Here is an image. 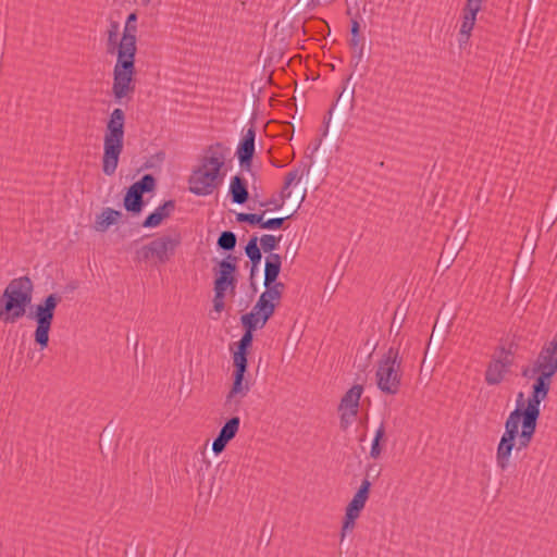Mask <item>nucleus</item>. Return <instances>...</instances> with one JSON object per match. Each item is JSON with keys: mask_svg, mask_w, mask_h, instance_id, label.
I'll list each match as a JSON object with an SVG mask.
<instances>
[{"mask_svg": "<svg viewBox=\"0 0 557 557\" xmlns=\"http://www.w3.org/2000/svg\"><path fill=\"white\" fill-rule=\"evenodd\" d=\"M483 0H467L462 9V14L476 16L481 10Z\"/></svg>", "mask_w": 557, "mask_h": 557, "instance_id": "36", "label": "nucleus"}, {"mask_svg": "<svg viewBox=\"0 0 557 557\" xmlns=\"http://www.w3.org/2000/svg\"><path fill=\"white\" fill-rule=\"evenodd\" d=\"M363 393V386L360 384L354 385L342 397L338 410H352L358 412L359 401Z\"/></svg>", "mask_w": 557, "mask_h": 557, "instance_id": "22", "label": "nucleus"}, {"mask_svg": "<svg viewBox=\"0 0 557 557\" xmlns=\"http://www.w3.org/2000/svg\"><path fill=\"white\" fill-rule=\"evenodd\" d=\"M401 362L399 345H392L377 362L375 379L377 388L386 395H396L401 385Z\"/></svg>", "mask_w": 557, "mask_h": 557, "instance_id": "5", "label": "nucleus"}, {"mask_svg": "<svg viewBox=\"0 0 557 557\" xmlns=\"http://www.w3.org/2000/svg\"><path fill=\"white\" fill-rule=\"evenodd\" d=\"M125 112L115 108L107 121L103 136L102 171L111 176L115 173L124 147Z\"/></svg>", "mask_w": 557, "mask_h": 557, "instance_id": "4", "label": "nucleus"}, {"mask_svg": "<svg viewBox=\"0 0 557 557\" xmlns=\"http://www.w3.org/2000/svg\"><path fill=\"white\" fill-rule=\"evenodd\" d=\"M240 321L245 331L255 332L258 327V323H261V318L260 314L252 309L250 312L243 314Z\"/></svg>", "mask_w": 557, "mask_h": 557, "instance_id": "29", "label": "nucleus"}, {"mask_svg": "<svg viewBox=\"0 0 557 557\" xmlns=\"http://www.w3.org/2000/svg\"><path fill=\"white\" fill-rule=\"evenodd\" d=\"M33 283L28 276L13 278L0 296V320L14 323L26 314L32 301Z\"/></svg>", "mask_w": 557, "mask_h": 557, "instance_id": "3", "label": "nucleus"}, {"mask_svg": "<svg viewBox=\"0 0 557 557\" xmlns=\"http://www.w3.org/2000/svg\"><path fill=\"white\" fill-rule=\"evenodd\" d=\"M371 469H372V466L369 467L368 471H370ZM370 488H371V482L369 480V472H367V476L362 480L358 491L355 493L352 498L362 503L363 505H366V503L369 498Z\"/></svg>", "mask_w": 557, "mask_h": 557, "instance_id": "30", "label": "nucleus"}, {"mask_svg": "<svg viewBox=\"0 0 557 557\" xmlns=\"http://www.w3.org/2000/svg\"><path fill=\"white\" fill-rule=\"evenodd\" d=\"M541 350L544 352L550 354L552 356H557V345L554 342L546 343Z\"/></svg>", "mask_w": 557, "mask_h": 557, "instance_id": "46", "label": "nucleus"}, {"mask_svg": "<svg viewBox=\"0 0 557 557\" xmlns=\"http://www.w3.org/2000/svg\"><path fill=\"white\" fill-rule=\"evenodd\" d=\"M182 244V236L178 232L171 235H162L151 240L149 244L144 245L137 255L141 260L156 259L159 263H166L174 255Z\"/></svg>", "mask_w": 557, "mask_h": 557, "instance_id": "7", "label": "nucleus"}, {"mask_svg": "<svg viewBox=\"0 0 557 557\" xmlns=\"http://www.w3.org/2000/svg\"><path fill=\"white\" fill-rule=\"evenodd\" d=\"M156 178L152 174H145L139 181L132 184L123 199L124 209L133 216L139 215L145 207L144 194L153 191Z\"/></svg>", "mask_w": 557, "mask_h": 557, "instance_id": "8", "label": "nucleus"}, {"mask_svg": "<svg viewBox=\"0 0 557 557\" xmlns=\"http://www.w3.org/2000/svg\"><path fill=\"white\" fill-rule=\"evenodd\" d=\"M228 148L222 143L210 145L200 160V165L193 170L189 178V191L197 196H207L213 193L222 181L220 175L224 166Z\"/></svg>", "mask_w": 557, "mask_h": 557, "instance_id": "2", "label": "nucleus"}, {"mask_svg": "<svg viewBox=\"0 0 557 557\" xmlns=\"http://www.w3.org/2000/svg\"><path fill=\"white\" fill-rule=\"evenodd\" d=\"M557 373V356L540 350L532 366L523 367L521 375L525 379H535L543 383L552 384L553 376Z\"/></svg>", "mask_w": 557, "mask_h": 557, "instance_id": "9", "label": "nucleus"}, {"mask_svg": "<svg viewBox=\"0 0 557 557\" xmlns=\"http://www.w3.org/2000/svg\"><path fill=\"white\" fill-rule=\"evenodd\" d=\"M237 244V237L232 231H223L216 242L218 248L223 251H233Z\"/></svg>", "mask_w": 557, "mask_h": 557, "instance_id": "26", "label": "nucleus"}, {"mask_svg": "<svg viewBox=\"0 0 557 557\" xmlns=\"http://www.w3.org/2000/svg\"><path fill=\"white\" fill-rule=\"evenodd\" d=\"M240 425L239 417L230 418L220 429L218 436L212 442V451L214 455L223 453L227 444L236 436Z\"/></svg>", "mask_w": 557, "mask_h": 557, "instance_id": "15", "label": "nucleus"}, {"mask_svg": "<svg viewBox=\"0 0 557 557\" xmlns=\"http://www.w3.org/2000/svg\"><path fill=\"white\" fill-rule=\"evenodd\" d=\"M275 308L276 304L262 293L252 308L258 314H260L261 324L259 327H263L265 325L269 319L273 315Z\"/></svg>", "mask_w": 557, "mask_h": 557, "instance_id": "24", "label": "nucleus"}, {"mask_svg": "<svg viewBox=\"0 0 557 557\" xmlns=\"http://www.w3.org/2000/svg\"><path fill=\"white\" fill-rule=\"evenodd\" d=\"M385 436V428L382 423L379 429L375 432L374 438L372 441L371 449H370V456L374 459H376L381 453H382V446L381 441Z\"/></svg>", "mask_w": 557, "mask_h": 557, "instance_id": "32", "label": "nucleus"}, {"mask_svg": "<svg viewBox=\"0 0 557 557\" xmlns=\"http://www.w3.org/2000/svg\"><path fill=\"white\" fill-rule=\"evenodd\" d=\"M256 115L250 119V126L247 128L245 135L240 139L236 156L239 161V165L248 172H251L252 159L255 156V140H256Z\"/></svg>", "mask_w": 557, "mask_h": 557, "instance_id": "14", "label": "nucleus"}, {"mask_svg": "<svg viewBox=\"0 0 557 557\" xmlns=\"http://www.w3.org/2000/svg\"><path fill=\"white\" fill-rule=\"evenodd\" d=\"M475 20L476 16L462 14V23L459 29L462 33V35L468 33L471 34L475 25Z\"/></svg>", "mask_w": 557, "mask_h": 557, "instance_id": "39", "label": "nucleus"}, {"mask_svg": "<svg viewBox=\"0 0 557 557\" xmlns=\"http://www.w3.org/2000/svg\"><path fill=\"white\" fill-rule=\"evenodd\" d=\"M341 413V428L346 430L354 421L357 416V411L352 410H339Z\"/></svg>", "mask_w": 557, "mask_h": 557, "instance_id": "40", "label": "nucleus"}, {"mask_svg": "<svg viewBox=\"0 0 557 557\" xmlns=\"http://www.w3.org/2000/svg\"><path fill=\"white\" fill-rule=\"evenodd\" d=\"M311 164L306 162H300L297 168L289 171L285 176V184L290 186L294 183L300 182L305 173H309Z\"/></svg>", "mask_w": 557, "mask_h": 557, "instance_id": "27", "label": "nucleus"}, {"mask_svg": "<svg viewBox=\"0 0 557 557\" xmlns=\"http://www.w3.org/2000/svg\"><path fill=\"white\" fill-rule=\"evenodd\" d=\"M289 187L290 186H287L285 183L282 187V190L280 193V199H282V201L284 202L286 199H288L292 195L290 190H289Z\"/></svg>", "mask_w": 557, "mask_h": 557, "instance_id": "49", "label": "nucleus"}, {"mask_svg": "<svg viewBox=\"0 0 557 557\" xmlns=\"http://www.w3.org/2000/svg\"><path fill=\"white\" fill-rule=\"evenodd\" d=\"M119 23L117 22H111L110 27L108 29V42L110 45H119L117 44V33H119Z\"/></svg>", "mask_w": 557, "mask_h": 557, "instance_id": "42", "label": "nucleus"}, {"mask_svg": "<svg viewBox=\"0 0 557 557\" xmlns=\"http://www.w3.org/2000/svg\"><path fill=\"white\" fill-rule=\"evenodd\" d=\"M233 364V384L228 394L226 395V404L231 403V400L236 396L244 398L249 392L248 382H245V374L247 372L248 363L239 362Z\"/></svg>", "mask_w": 557, "mask_h": 557, "instance_id": "16", "label": "nucleus"}, {"mask_svg": "<svg viewBox=\"0 0 557 557\" xmlns=\"http://www.w3.org/2000/svg\"><path fill=\"white\" fill-rule=\"evenodd\" d=\"M306 195H307V190H306V189H304V191H302V194H301V196H300L299 200H298V201H297V203H296V209H295L294 213H295V212L300 208L301 203L304 202V200H305V198H306Z\"/></svg>", "mask_w": 557, "mask_h": 557, "instance_id": "52", "label": "nucleus"}, {"mask_svg": "<svg viewBox=\"0 0 557 557\" xmlns=\"http://www.w3.org/2000/svg\"><path fill=\"white\" fill-rule=\"evenodd\" d=\"M470 36H471V34L468 33V34L462 35V33L459 30L458 42H459V47L461 49L469 44Z\"/></svg>", "mask_w": 557, "mask_h": 557, "instance_id": "48", "label": "nucleus"}, {"mask_svg": "<svg viewBox=\"0 0 557 557\" xmlns=\"http://www.w3.org/2000/svg\"><path fill=\"white\" fill-rule=\"evenodd\" d=\"M237 257L228 253L223 260L219 262L218 270H215L213 289H220L224 292L230 289L232 294L235 293L237 284Z\"/></svg>", "mask_w": 557, "mask_h": 557, "instance_id": "13", "label": "nucleus"}, {"mask_svg": "<svg viewBox=\"0 0 557 557\" xmlns=\"http://www.w3.org/2000/svg\"><path fill=\"white\" fill-rule=\"evenodd\" d=\"M349 103L350 109L355 106V89L347 90L346 87L343 88L341 94L338 95L336 101L332 104L334 106V109L337 106H344L345 103Z\"/></svg>", "mask_w": 557, "mask_h": 557, "instance_id": "33", "label": "nucleus"}, {"mask_svg": "<svg viewBox=\"0 0 557 557\" xmlns=\"http://www.w3.org/2000/svg\"><path fill=\"white\" fill-rule=\"evenodd\" d=\"M294 215V213L287 215V216H284V218H272V219H268V220H263L262 219V226L261 228H264V230H280L283 227L284 225V222L288 219H290L292 216Z\"/></svg>", "mask_w": 557, "mask_h": 557, "instance_id": "35", "label": "nucleus"}, {"mask_svg": "<svg viewBox=\"0 0 557 557\" xmlns=\"http://www.w3.org/2000/svg\"><path fill=\"white\" fill-rule=\"evenodd\" d=\"M263 285L265 287V290L263 292V294L271 300L276 301V304H278V301L282 297V294L285 289V285L282 282H277V281H275L274 283H271V284L265 283V281H263Z\"/></svg>", "mask_w": 557, "mask_h": 557, "instance_id": "28", "label": "nucleus"}, {"mask_svg": "<svg viewBox=\"0 0 557 557\" xmlns=\"http://www.w3.org/2000/svg\"><path fill=\"white\" fill-rule=\"evenodd\" d=\"M550 384L535 380L532 385L531 394L527 400V407L523 411L512 410L509 417L520 422V419L527 418L537 421L541 416V403L547 397Z\"/></svg>", "mask_w": 557, "mask_h": 557, "instance_id": "12", "label": "nucleus"}, {"mask_svg": "<svg viewBox=\"0 0 557 557\" xmlns=\"http://www.w3.org/2000/svg\"><path fill=\"white\" fill-rule=\"evenodd\" d=\"M250 213L240 212L236 214V221L239 223H247Z\"/></svg>", "mask_w": 557, "mask_h": 557, "instance_id": "51", "label": "nucleus"}, {"mask_svg": "<svg viewBox=\"0 0 557 557\" xmlns=\"http://www.w3.org/2000/svg\"><path fill=\"white\" fill-rule=\"evenodd\" d=\"M520 424H521V432L520 433L518 432V436H517V438H518L517 450L518 451L529 447V445L535 434L537 421L523 418V419H520Z\"/></svg>", "mask_w": 557, "mask_h": 557, "instance_id": "21", "label": "nucleus"}, {"mask_svg": "<svg viewBox=\"0 0 557 557\" xmlns=\"http://www.w3.org/2000/svg\"><path fill=\"white\" fill-rule=\"evenodd\" d=\"M527 407V404H525V400H524V394L522 392H519L518 395H517V400H516V408L513 410H521L523 411V409Z\"/></svg>", "mask_w": 557, "mask_h": 557, "instance_id": "47", "label": "nucleus"}, {"mask_svg": "<svg viewBox=\"0 0 557 557\" xmlns=\"http://www.w3.org/2000/svg\"><path fill=\"white\" fill-rule=\"evenodd\" d=\"M519 425L520 422L508 416L505 422V432L496 449V465L502 471L507 470L510 465V457L516 446Z\"/></svg>", "mask_w": 557, "mask_h": 557, "instance_id": "10", "label": "nucleus"}, {"mask_svg": "<svg viewBox=\"0 0 557 557\" xmlns=\"http://www.w3.org/2000/svg\"><path fill=\"white\" fill-rule=\"evenodd\" d=\"M122 216V212L112 208H103L102 211L96 216L95 230L97 232H106L108 228L115 224Z\"/></svg>", "mask_w": 557, "mask_h": 557, "instance_id": "20", "label": "nucleus"}, {"mask_svg": "<svg viewBox=\"0 0 557 557\" xmlns=\"http://www.w3.org/2000/svg\"><path fill=\"white\" fill-rule=\"evenodd\" d=\"M284 202L280 198L272 197L267 201L260 202V207H272L274 210H280Z\"/></svg>", "mask_w": 557, "mask_h": 557, "instance_id": "45", "label": "nucleus"}, {"mask_svg": "<svg viewBox=\"0 0 557 557\" xmlns=\"http://www.w3.org/2000/svg\"><path fill=\"white\" fill-rule=\"evenodd\" d=\"M282 238V235L278 237L271 235V234H264L260 237V245L264 252L274 253L273 251L277 248L278 243Z\"/></svg>", "mask_w": 557, "mask_h": 557, "instance_id": "31", "label": "nucleus"}, {"mask_svg": "<svg viewBox=\"0 0 557 557\" xmlns=\"http://www.w3.org/2000/svg\"><path fill=\"white\" fill-rule=\"evenodd\" d=\"M176 203L174 200H166L154 209L153 212L148 214L143 221L141 226L146 228H153L159 226L163 220L168 219L175 210Z\"/></svg>", "mask_w": 557, "mask_h": 557, "instance_id": "17", "label": "nucleus"}, {"mask_svg": "<svg viewBox=\"0 0 557 557\" xmlns=\"http://www.w3.org/2000/svg\"><path fill=\"white\" fill-rule=\"evenodd\" d=\"M245 253L249 258L250 263L253 264L255 268H258L262 259V253L258 246V237L256 235L251 236L245 246Z\"/></svg>", "mask_w": 557, "mask_h": 557, "instance_id": "25", "label": "nucleus"}, {"mask_svg": "<svg viewBox=\"0 0 557 557\" xmlns=\"http://www.w3.org/2000/svg\"><path fill=\"white\" fill-rule=\"evenodd\" d=\"M272 164H273L274 166H276V168H281V166H282L281 164H278V162H275V161H272Z\"/></svg>", "mask_w": 557, "mask_h": 557, "instance_id": "55", "label": "nucleus"}, {"mask_svg": "<svg viewBox=\"0 0 557 557\" xmlns=\"http://www.w3.org/2000/svg\"><path fill=\"white\" fill-rule=\"evenodd\" d=\"M552 342H554L557 345V333L554 335Z\"/></svg>", "mask_w": 557, "mask_h": 557, "instance_id": "56", "label": "nucleus"}, {"mask_svg": "<svg viewBox=\"0 0 557 557\" xmlns=\"http://www.w3.org/2000/svg\"><path fill=\"white\" fill-rule=\"evenodd\" d=\"M364 506L366 505H363L362 503L352 498L346 507V512H349V513H352L356 516H360Z\"/></svg>", "mask_w": 557, "mask_h": 557, "instance_id": "43", "label": "nucleus"}, {"mask_svg": "<svg viewBox=\"0 0 557 557\" xmlns=\"http://www.w3.org/2000/svg\"><path fill=\"white\" fill-rule=\"evenodd\" d=\"M282 258L278 253H269L265 257L264 281L265 283H274L281 272Z\"/></svg>", "mask_w": 557, "mask_h": 557, "instance_id": "23", "label": "nucleus"}, {"mask_svg": "<svg viewBox=\"0 0 557 557\" xmlns=\"http://www.w3.org/2000/svg\"><path fill=\"white\" fill-rule=\"evenodd\" d=\"M257 270H258V268H255L253 264H251V268H250V280L253 278L255 273H256Z\"/></svg>", "mask_w": 557, "mask_h": 557, "instance_id": "53", "label": "nucleus"}, {"mask_svg": "<svg viewBox=\"0 0 557 557\" xmlns=\"http://www.w3.org/2000/svg\"><path fill=\"white\" fill-rule=\"evenodd\" d=\"M512 344L507 349L503 346L497 348L498 356H493L488 362L484 379L487 385H498L503 382L506 373L513 364V350L511 349Z\"/></svg>", "mask_w": 557, "mask_h": 557, "instance_id": "11", "label": "nucleus"}, {"mask_svg": "<svg viewBox=\"0 0 557 557\" xmlns=\"http://www.w3.org/2000/svg\"><path fill=\"white\" fill-rule=\"evenodd\" d=\"M143 4L147 5L149 4L152 0H140Z\"/></svg>", "mask_w": 557, "mask_h": 557, "instance_id": "54", "label": "nucleus"}, {"mask_svg": "<svg viewBox=\"0 0 557 557\" xmlns=\"http://www.w3.org/2000/svg\"><path fill=\"white\" fill-rule=\"evenodd\" d=\"M333 112H334V106H331V108L327 110V112L323 116L322 126H321V129H320L321 137L319 138L318 144H317L314 150H317L320 147V145L322 143V139L324 137H326L327 134H329V128H330V123H331V120H332Z\"/></svg>", "mask_w": 557, "mask_h": 557, "instance_id": "34", "label": "nucleus"}, {"mask_svg": "<svg viewBox=\"0 0 557 557\" xmlns=\"http://www.w3.org/2000/svg\"><path fill=\"white\" fill-rule=\"evenodd\" d=\"M264 214H265V211H262L261 213H250L247 223L251 226H259L261 228L262 219H263Z\"/></svg>", "mask_w": 557, "mask_h": 557, "instance_id": "44", "label": "nucleus"}, {"mask_svg": "<svg viewBox=\"0 0 557 557\" xmlns=\"http://www.w3.org/2000/svg\"><path fill=\"white\" fill-rule=\"evenodd\" d=\"M62 297L52 293L46 296L41 301L35 305L28 313V319L36 322L34 331V343L44 350L49 346V334L52 327L54 314Z\"/></svg>", "mask_w": 557, "mask_h": 557, "instance_id": "6", "label": "nucleus"}, {"mask_svg": "<svg viewBox=\"0 0 557 557\" xmlns=\"http://www.w3.org/2000/svg\"><path fill=\"white\" fill-rule=\"evenodd\" d=\"M137 14H128L122 38L117 45V58L113 69L112 95L116 103H122L125 98L131 99L135 91V57Z\"/></svg>", "mask_w": 557, "mask_h": 557, "instance_id": "1", "label": "nucleus"}, {"mask_svg": "<svg viewBox=\"0 0 557 557\" xmlns=\"http://www.w3.org/2000/svg\"><path fill=\"white\" fill-rule=\"evenodd\" d=\"M349 47L355 52H357L355 54V58L357 59V63H358L361 60L362 53H363V44H362V40H361L360 36H356V37L351 36V38L349 40Z\"/></svg>", "mask_w": 557, "mask_h": 557, "instance_id": "38", "label": "nucleus"}, {"mask_svg": "<svg viewBox=\"0 0 557 557\" xmlns=\"http://www.w3.org/2000/svg\"><path fill=\"white\" fill-rule=\"evenodd\" d=\"M358 518H359V516H356V515L345 511V517H344L343 527H342V534H341L342 540L344 539L347 531H352V529L355 528V522Z\"/></svg>", "mask_w": 557, "mask_h": 557, "instance_id": "37", "label": "nucleus"}, {"mask_svg": "<svg viewBox=\"0 0 557 557\" xmlns=\"http://www.w3.org/2000/svg\"><path fill=\"white\" fill-rule=\"evenodd\" d=\"M224 290L214 289V297H213V308L216 312H221L224 309V297H225Z\"/></svg>", "mask_w": 557, "mask_h": 557, "instance_id": "41", "label": "nucleus"}, {"mask_svg": "<svg viewBox=\"0 0 557 557\" xmlns=\"http://www.w3.org/2000/svg\"><path fill=\"white\" fill-rule=\"evenodd\" d=\"M253 332L245 331L242 338L235 343L236 349L233 350V363H248L249 349L252 346Z\"/></svg>", "mask_w": 557, "mask_h": 557, "instance_id": "19", "label": "nucleus"}, {"mask_svg": "<svg viewBox=\"0 0 557 557\" xmlns=\"http://www.w3.org/2000/svg\"><path fill=\"white\" fill-rule=\"evenodd\" d=\"M230 196L232 202L237 205H244L249 199L248 184L247 181L240 176L235 175L232 177L230 183Z\"/></svg>", "mask_w": 557, "mask_h": 557, "instance_id": "18", "label": "nucleus"}, {"mask_svg": "<svg viewBox=\"0 0 557 557\" xmlns=\"http://www.w3.org/2000/svg\"><path fill=\"white\" fill-rule=\"evenodd\" d=\"M442 260H443V255H442V256H440V261H438V262L441 263V262H442Z\"/></svg>", "mask_w": 557, "mask_h": 557, "instance_id": "57", "label": "nucleus"}, {"mask_svg": "<svg viewBox=\"0 0 557 557\" xmlns=\"http://www.w3.org/2000/svg\"><path fill=\"white\" fill-rule=\"evenodd\" d=\"M360 25L357 20H351L350 34L352 37L359 36Z\"/></svg>", "mask_w": 557, "mask_h": 557, "instance_id": "50", "label": "nucleus"}]
</instances>
